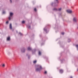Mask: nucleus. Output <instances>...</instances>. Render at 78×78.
Here are the masks:
<instances>
[{"instance_id": "nucleus-1", "label": "nucleus", "mask_w": 78, "mask_h": 78, "mask_svg": "<svg viewBox=\"0 0 78 78\" xmlns=\"http://www.w3.org/2000/svg\"><path fill=\"white\" fill-rule=\"evenodd\" d=\"M42 66H41L38 65L37 66V68H36V71L37 72H40V71L42 70Z\"/></svg>"}, {"instance_id": "nucleus-2", "label": "nucleus", "mask_w": 78, "mask_h": 78, "mask_svg": "<svg viewBox=\"0 0 78 78\" xmlns=\"http://www.w3.org/2000/svg\"><path fill=\"white\" fill-rule=\"evenodd\" d=\"M50 27V25L49 24H48L47 25V26L45 27L44 28V31H45L46 32H47V28H48V27Z\"/></svg>"}, {"instance_id": "nucleus-3", "label": "nucleus", "mask_w": 78, "mask_h": 78, "mask_svg": "<svg viewBox=\"0 0 78 78\" xmlns=\"http://www.w3.org/2000/svg\"><path fill=\"white\" fill-rule=\"evenodd\" d=\"M12 16H13V13L10 12V16L8 18V19L9 20H11V18H12Z\"/></svg>"}, {"instance_id": "nucleus-4", "label": "nucleus", "mask_w": 78, "mask_h": 78, "mask_svg": "<svg viewBox=\"0 0 78 78\" xmlns=\"http://www.w3.org/2000/svg\"><path fill=\"white\" fill-rule=\"evenodd\" d=\"M73 21L75 22H77V18L76 17H74L73 19Z\"/></svg>"}, {"instance_id": "nucleus-5", "label": "nucleus", "mask_w": 78, "mask_h": 78, "mask_svg": "<svg viewBox=\"0 0 78 78\" xmlns=\"http://www.w3.org/2000/svg\"><path fill=\"white\" fill-rule=\"evenodd\" d=\"M66 11L68 13H72V11L70 10H67Z\"/></svg>"}, {"instance_id": "nucleus-6", "label": "nucleus", "mask_w": 78, "mask_h": 78, "mask_svg": "<svg viewBox=\"0 0 78 78\" xmlns=\"http://www.w3.org/2000/svg\"><path fill=\"white\" fill-rule=\"evenodd\" d=\"M21 51L23 53H24L25 52V48H23L21 49Z\"/></svg>"}, {"instance_id": "nucleus-7", "label": "nucleus", "mask_w": 78, "mask_h": 78, "mask_svg": "<svg viewBox=\"0 0 78 78\" xmlns=\"http://www.w3.org/2000/svg\"><path fill=\"white\" fill-rule=\"evenodd\" d=\"M27 50L29 51H31V50H32V49L31 48V47H28L27 48Z\"/></svg>"}, {"instance_id": "nucleus-8", "label": "nucleus", "mask_w": 78, "mask_h": 78, "mask_svg": "<svg viewBox=\"0 0 78 78\" xmlns=\"http://www.w3.org/2000/svg\"><path fill=\"white\" fill-rule=\"evenodd\" d=\"M9 28L10 29V30H12V25H11V24H10Z\"/></svg>"}, {"instance_id": "nucleus-9", "label": "nucleus", "mask_w": 78, "mask_h": 78, "mask_svg": "<svg viewBox=\"0 0 78 78\" xmlns=\"http://www.w3.org/2000/svg\"><path fill=\"white\" fill-rule=\"evenodd\" d=\"M27 27H28V28H31V26L29 25H27Z\"/></svg>"}, {"instance_id": "nucleus-10", "label": "nucleus", "mask_w": 78, "mask_h": 78, "mask_svg": "<svg viewBox=\"0 0 78 78\" xmlns=\"http://www.w3.org/2000/svg\"><path fill=\"white\" fill-rule=\"evenodd\" d=\"M59 71L60 73H63V70L62 69H60Z\"/></svg>"}, {"instance_id": "nucleus-11", "label": "nucleus", "mask_w": 78, "mask_h": 78, "mask_svg": "<svg viewBox=\"0 0 78 78\" xmlns=\"http://www.w3.org/2000/svg\"><path fill=\"white\" fill-rule=\"evenodd\" d=\"M53 11H58V9L56 8H54L53 9Z\"/></svg>"}, {"instance_id": "nucleus-12", "label": "nucleus", "mask_w": 78, "mask_h": 78, "mask_svg": "<svg viewBox=\"0 0 78 78\" xmlns=\"http://www.w3.org/2000/svg\"><path fill=\"white\" fill-rule=\"evenodd\" d=\"M7 41H10V37H7Z\"/></svg>"}, {"instance_id": "nucleus-13", "label": "nucleus", "mask_w": 78, "mask_h": 78, "mask_svg": "<svg viewBox=\"0 0 78 78\" xmlns=\"http://www.w3.org/2000/svg\"><path fill=\"white\" fill-rule=\"evenodd\" d=\"M38 54L39 55H41V51H39Z\"/></svg>"}, {"instance_id": "nucleus-14", "label": "nucleus", "mask_w": 78, "mask_h": 78, "mask_svg": "<svg viewBox=\"0 0 78 78\" xmlns=\"http://www.w3.org/2000/svg\"><path fill=\"white\" fill-rule=\"evenodd\" d=\"M36 62H37V61H36V60L34 61L33 62V63L34 64H36Z\"/></svg>"}, {"instance_id": "nucleus-15", "label": "nucleus", "mask_w": 78, "mask_h": 78, "mask_svg": "<svg viewBox=\"0 0 78 78\" xmlns=\"http://www.w3.org/2000/svg\"><path fill=\"white\" fill-rule=\"evenodd\" d=\"M55 1L57 3H59V1H58V0H55Z\"/></svg>"}, {"instance_id": "nucleus-16", "label": "nucleus", "mask_w": 78, "mask_h": 78, "mask_svg": "<svg viewBox=\"0 0 78 78\" xmlns=\"http://www.w3.org/2000/svg\"><path fill=\"white\" fill-rule=\"evenodd\" d=\"M2 67H5V65L4 64H3L2 65Z\"/></svg>"}, {"instance_id": "nucleus-17", "label": "nucleus", "mask_w": 78, "mask_h": 78, "mask_svg": "<svg viewBox=\"0 0 78 78\" xmlns=\"http://www.w3.org/2000/svg\"><path fill=\"white\" fill-rule=\"evenodd\" d=\"M19 33L20 36H23V34L22 33L20 32Z\"/></svg>"}, {"instance_id": "nucleus-18", "label": "nucleus", "mask_w": 78, "mask_h": 78, "mask_svg": "<svg viewBox=\"0 0 78 78\" xmlns=\"http://www.w3.org/2000/svg\"><path fill=\"white\" fill-rule=\"evenodd\" d=\"M34 11L35 12H37V9H36V8H35L34 9Z\"/></svg>"}, {"instance_id": "nucleus-19", "label": "nucleus", "mask_w": 78, "mask_h": 78, "mask_svg": "<svg viewBox=\"0 0 78 78\" xmlns=\"http://www.w3.org/2000/svg\"><path fill=\"white\" fill-rule=\"evenodd\" d=\"M61 9H62L61 8H60L59 9H58V11H61Z\"/></svg>"}, {"instance_id": "nucleus-20", "label": "nucleus", "mask_w": 78, "mask_h": 78, "mask_svg": "<svg viewBox=\"0 0 78 78\" xmlns=\"http://www.w3.org/2000/svg\"><path fill=\"white\" fill-rule=\"evenodd\" d=\"M68 42H70V39H68Z\"/></svg>"}, {"instance_id": "nucleus-21", "label": "nucleus", "mask_w": 78, "mask_h": 78, "mask_svg": "<svg viewBox=\"0 0 78 78\" xmlns=\"http://www.w3.org/2000/svg\"><path fill=\"white\" fill-rule=\"evenodd\" d=\"M47 71H45L44 72V73L45 74H47Z\"/></svg>"}, {"instance_id": "nucleus-22", "label": "nucleus", "mask_w": 78, "mask_h": 78, "mask_svg": "<svg viewBox=\"0 0 78 78\" xmlns=\"http://www.w3.org/2000/svg\"><path fill=\"white\" fill-rule=\"evenodd\" d=\"M22 23H25V21H23L22 22Z\"/></svg>"}, {"instance_id": "nucleus-23", "label": "nucleus", "mask_w": 78, "mask_h": 78, "mask_svg": "<svg viewBox=\"0 0 78 78\" xmlns=\"http://www.w3.org/2000/svg\"><path fill=\"white\" fill-rule=\"evenodd\" d=\"M3 14H5V12L3 11L2 12Z\"/></svg>"}, {"instance_id": "nucleus-24", "label": "nucleus", "mask_w": 78, "mask_h": 78, "mask_svg": "<svg viewBox=\"0 0 78 78\" xmlns=\"http://www.w3.org/2000/svg\"><path fill=\"white\" fill-rule=\"evenodd\" d=\"M62 34L63 35H64V32H62Z\"/></svg>"}, {"instance_id": "nucleus-25", "label": "nucleus", "mask_w": 78, "mask_h": 78, "mask_svg": "<svg viewBox=\"0 0 78 78\" xmlns=\"http://www.w3.org/2000/svg\"><path fill=\"white\" fill-rule=\"evenodd\" d=\"M76 47L77 48H78V44L76 45Z\"/></svg>"}, {"instance_id": "nucleus-26", "label": "nucleus", "mask_w": 78, "mask_h": 78, "mask_svg": "<svg viewBox=\"0 0 78 78\" xmlns=\"http://www.w3.org/2000/svg\"><path fill=\"white\" fill-rule=\"evenodd\" d=\"M30 56H28V59H30Z\"/></svg>"}, {"instance_id": "nucleus-27", "label": "nucleus", "mask_w": 78, "mask_h": 78, "mask_svg": "<svg viewBox=\"0 0 78 78\" xmlns=\"http://www.w3.org/2000/svg\"><path fill=\"white\" fill-rule=\"evenodd\" d=\"M6 23L7 24H8V21H6Z\"/></svg>"}, {"instance_id": "nucleus-28", "label": "nucleus", "mask_w": 78, "mask_h": 78, "mask_svg": "<svg viewBox=\"0 0 78 78\" xmlns=\"http://www.w3.org/2000/svg\"><path fill=\"white\" fill-rule=\"evenodd\" d=\"M10 1L11 2V3H12V1L11 0H10Z\"/></svg>"}, {"instance_id": "nucleus-29", "label": "nucleus", "mask_w": 78, "mask_h": 78, "mask_svg": "<svg viewBox=\"0 0 78 78\" xmlns=\"http://www.w3.org/2000/svg\"><path fill=\"white\" fill-rule=\"evenodd\" d=\"M73 77H72V76H71L70 77V78H72Z\"/></svg>"}, {"instance_id": "nucleus-30", "label": "nucleus", "mask_w": 78, "mask_h": 78, "mask_svg": "<svg viewBox=\"0 0 78 78\" xmlns=\"http://www.w3.org/2000/svg\"><path fill=\"white\" fill-rule=\"evenodd\" d=\"M77 50H78V48H77Z\"/></svg>"}]
</instances>
